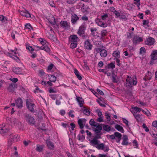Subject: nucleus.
Returning a JSON list of instances; mask_svg holds the SVG:
<instances>
[{"instance_id": "nucleus-1", "label": "nucleus", "mask_w": 157, "mask_h": 157, "mask_svg": "<svg viewBox=\"0 0 157 157\" xmlns=\"http://www.w3.org/2000/svg\"><path fill=\"white\" fill-rule=\"evenodd\" d=\"M101 19H96L95 22L98 25L103 28L107 27L110 24V17L109 14L105 13L101 16Z\"/></svg>"}, {"instance_id": "nucleus-2", "label": "nucleus", "mask_w": 157, "mask_h": 157, "mask_svg": "<svg viewBox=\"0 0 157 157\" xmlns=\"http://www.w3.org/2000/svg\"><path fill=\"white\" fill-rule=\"evenodd\" d=\"M102 124L98 123L94 125L95 128H93V130L94 132L95 136L92 140V142L93 144H97L98 139L101 138V136L102 135L103 133L101 132L102 129Z\"/></svg>"}, {"instance_id": "nucleus-3", "label": "nucleus", "mask_w": 157, "mask_h": 157, "mask_svg": "<svg viewBox=\"0 0 157 157\" xmlns=\"http://www.w3.org/2000/svg\"><path fill=\"white\" fill-rule=\"evenodd\" d=\"M100 142L98 140L97 144H93L92 142V140L90 141V144L93 146L94 147H96L98 150H102L104 151L105 152H107L109 150V148L107 146H105L104 144L103 143L99 144Z\"/></svg>"}, {"instance_id": "nucleus-4", "label": "nucleus", "mask_w": 157, "mask_h": 157, "mask_svg": "<svg viewBox=\"0 0 157 157\" xmlns=\"http://www.w3.org/2000/svg\"><path fill=\"white\" fill-rule=\"evenodd\" d=\"M126 81L127 84L126 86L128 87H131L133 85H136L137 82L136 77L131 78L128 76L127 77Z\"/></svg>"}, {"instance_id": "nucleus-5", "label": "nucleus", "mask_w": 157, "mask_h": 157, "mask_svg": "<svg viewBox=\"0 0 157 157\" xmlns=\"http://www.w3.org/2000/svg\"><path fill=\"white\" fill-rule=\"evenodd\" d=\"M24 116L25 120L28 124H34L35 121L33 117L27 113H24Z\"/></svg>"}, {"instance_id": "nucleus-6", "label": "nucleus", "mask_w": 157, "mask_h": 157, "mask_svg": "<svg viewBox=\"0 0 157 157\" xmlns=\"http://www.w3.org/2000/svg\"><path fill=\"white\" fill-rule=\"evenodd\" d=\"M26 105L27 108L30 112L33 113L35 112L34 109L35 105L34 103L29 101L28 99H27Z\"/></svg>"}, {"instance_id": "nucleus-7", "label": "nucleus", "mask_w": 157, "mask_h": 157, "mask_svg": "<svg viewBox=\"0 0 157 157\" xmlns=\"http://www.w3.org/2000/svg\"><path fill=\"white\" fill-rule=\"evenodd\" d=\"M151 60L150 61V64L151 65L153 64L154 60L157 59V50H153L150 55Z\"/></svg>"}, {"instance_id": "nucleus-8", "label": "nucleus", "mask_w": 157, "mask_h": 157, "mask_svg": "<svg viewBox=\"0 0 157 157\" xmlns=\"http://www.w3.org/2000/svg\"><path fill=\"white\" fill-rule=\"evenodd\" d=\"M17 136L16 135H13V134H11L9 135L8 141V145L10 146L12 145V144L14 142Z\"/></svg>"}, {"instance_id": "nucleus-9", "label": "nucleus", "mask_w": 157, "mask_h": 157, "mask_svg": "<svg viewBox=\"0 0 157 157\" xmlns=\"http://www.w3.org/2000/svg\"><path fill=\"white\" fill-rule=\"evenodd\" d=\"M9 131V130L5 126L4 124H2L0 126V134L2 135H4Z\"/></svg>"}, {"instance_id": "nucleus-10", "label": "nucleus", "mask_w": 157, "mask_h": 157, "mask_svg": "<svg viewBox=\"0 0 157 157\" xmlns=\"http://www.w3.org/2000/svg\"><path fill=\"white\" fill-rule=\"evenodd\" d=\"M86 121V120L85 118H81L78 120V124L79 125L80 129H82L84 128Z\"/></svg>"}, {"instance_id": "nucleus-11", "label": "nucleus", "mask_w": 157, "mask_h": 157, "mask_svg": "<svg viewBox=\"0 0 157 157\" xmlns=\"http://www.w3.org/2000/svg\"><path fill=\"white\" fill-rule=\"evenodd\" d=\"M69 42L78 43V39L77 35H72L70 36L69 38Z\"/></svg>"}, {"instance_id": "nucleus-12", "label": "nucleus", "mask_w": 157, "mask_h": 157, "mask_svg": "<svg viewBox=\"0 0 157 157\" xmlns=\"http://www.w3.org/2000/svg\"><path fill=\"white\" fill-rule=\"evenodd\" d=\"M155 42V39L151 37L147 38L145 41V44L146 45H153Z\"/></svg>"}, {"instance_id": "nucleus-13", "label": "nucleus", "mask_w": 157, "mask_h": 157, "mask_svg": "<svg viewBox=\"0 0 157 157\" xmlns=\"http://www.w3.org/2000/svg\"><path fill=\"white\" fill-rule=\"evenodd\" d=\"M86 27L85 25H82L79 28L77 32V33L80 36H81L83 35L85 32Z\"/></svg>"}, {"instance_id": "nucleus-14", "label": "nucleus", "mask_w": 157, "mask_h": 157, "mask_svg": "<svg viewBox=\"0 0 157 157\" xmlns=\"http://www.w3.org/2000/svg\"><path fill=\"white\" fill-rule=\"evenodd\" d=\"M84 47L87 49L90 50L92 49L93 45L90 43L89 40H87L84 42Z\"/></svg>"}, {"instance_id": "nucleus-15", "label": "nucleus", "mask_w": 157, "mask_h": 157, "mask_svg": "<svg viewBox=\"0 0 157 157\" xmlns=\"http://www.w3.org/2000/svg\"><path fill=\"white\" fill-rule=\"evenodd\" d=\"M16 106L18 108H21L23 106V101L22 99L20 98H18L15 101Z\"/></svg>"}, {"instance_id": "nucleus-16", "label": "nucleus", "mask_w": 157, "mask_h": 157, "mask_svg": "<svg viewBox=\"0 0 157 157\" xmlns=\"http://www.w3.org/2000/svg\"><path fill=\"white\" fill-rule=\"evenodd\" d=\"M79 19V17L75 14H73L71 16V21L73 24H75Z\"/></svg>"}, {"instance_id": "nucleus-17", "label": "nucleus", "mask_w": 157, "mask_h": 157, "mask_svg": "<svg viewBox=\"0 0 157 157\" xmlns=\"http://www.w3.org/2000/svg\"><path fill=\"white\" fill-rule=\"evenodd\" d=\"M114 135L117 142L118 143H120L122 136L121 134L118 132H116L114 133Z\"/></svg>"}, {"instance_id": "nucleus-18", "label": "nucleus", "mask_w": 157, "mask_h": 157, "mask_svg": "<svg viewBox=\"0 0 157 157\" xmlns=\"http://www.w3.org/2000/svg\"><path fill=\"white\" fill-rule=\"evenodd\" d=\"M76 100L78 103V104L80 107H82L83 104L84 103V101L82 98L79 97H77L76 98Z\"/></svg>"}, {"instance_id": "nucleus-19", "label": "nucleus", "mask_w": 157, "mask_h": 157, "mask_svg": "<svg viewBox=\"0 0 157 157\" xmlns=\"http://www.w3.org/2000/svg\"><path fill=\"white\" fill-rule=\"evenodd\" d=\"M143 40L140 37H139L137 36H134L133 38V43L136 44L137 43H139L143 41Z\"/></svg>"}, {"instance_id": "nucleus-20", "label": "nucleus", "mask_w": 157, "mask_h": 157, "mask_svg": "<svg viewBox=\"0 0 157 157\" xmlns=\"http://www.w3.org/2000/svg\"><path fill=\"white\" fill-rule=\"evenodd\" d=\"M20 13L22 16L25 17H30L31 16L29 12L26 10L21 11Z\"/></svg>"}, {"instance_id": "nucleus-21", "label": "nucleus", "mask_w": 157, "mask_h": 157, "mask_svg": "<svg viewBox=\"0 0 157 157\" xmlns=\"http://www.w3.org/2000/svg\"><path fill=\"white\" fill-rule=\"evenodd\" d=\"M111 75V79H112V82L115 83H117L118 82V81L117 79V75H116L114 73H112Z\"/></svg>"}, {"instance_id": "nucleus-22", "label": "nucleus", "mask_w": 157, "mask_h": 157, "mask_svg": "<svg viewBox=\"0 0 157 157\" xmlns=\"http://www.w3.org/2000/svg\"><path fill=\"white\" fill-rule=\"evenodd\" d=\"M128 137L126 135H124L123 138L122 144V145H128Z\"/></svg>"}, {"instance_id": "nucleus-23", "label": "nucleus", "mask_w": 157, "mask_h": 157, "mask_svg": "<svg viewBox=\"0 0 157 157\" xmlns=\"http://www.w3.org/2000/svg\"><path fill=\"white\" fill-rule=\"evenodd\" d=\"M107 55V51L104 49H101L100 52V55L102 57H105Z\"/></svg>"}, {"instance_id": "nucleus-24", "label": "nucleus", "mask_w": 157, "mask_h": 157, "mask_svg": "<svg viewBox=\"0 0 157 157\" xmlns=\"http://www.w3.org/2000/svg\"><path fill=\"white\" fill-rule=\"evenodd\" d=\"M46 144L48 148L51 149H53L54 147V145L52 142H51L49 139L46 141Z\"/></svg>"}, {"instance_id": "nucleus-25", "label": "nucleus", "mask_w": 157, "mask_h": 157, "mask_svg": "<svg viewBox=\"0 0 157 157\" xmlns=\"http://www.w3.org/2000/svg\"><path fill=\"white\" fill-rule=\"evenodd\" d=\"M113 56L115 57L116 59H119L120 57V52L118 51H115L113 53Z\"/></svg>"}, {"instance_id": "nucleus-26", "label": "nucleus", "mask_w": 157, "mask_h": 157, "mask_svg": "<svg viewBox=\"0 0 157 157\" xmlns=\"http://www.w3.org/2000/svg\"><path fill=\"white\" fill-rule=\"evenodd\" d=\"M13 71L16 74H21V70L20 68L15 67L13 69Z\"/></svg>"}, {"instance_id": "nucleus-27", "label": "nucleus", "mask_w": 157, "mask_h": 157, "mask_svg": "<svg viewBox=\"0 0 157 157\" xmlns=\"http://www.w3.org/2000/svg\"><path fill=\"white\" fill-rule=\"evenodd\" d=\"M115 128L118 131L121 133H123L124 132L123 128L119 125L117 124L115 126Z\"/></svg>"}, {"instance_id": "nucleus-28", "label": "nucleus", "mask_w": 157, "mask_h": 157, "mask_svg": "<svg viewBox=\"0 0 157 157\" xmlns=\"http://www.w3.org/2000/svg\"><path fill=\"white\" fill-rule=\"evenodd\" d=\"M60 25L66 29L68 28V25L67 22L66 21H62L60 22Z\"/></svg>"}, {"instance_id": "nucleus-29", "label": "nucleus", "mask_w": 157, "mask_h": 157, "mask_svg": "<svg viewBox=\"0 0 157 157\" xmlns=\"http://www.w3.org/2000/svg\"><path fill=\"white\" fill-rule=\"evenodd\" d=\"M74 73L76 75L77 77L79 80H81L82 79V78L81 75H80L79 73V72L76 69H74Z\"/></svg>"}, {"instance_id": "nucleus-30", "label": "nucleus", "mask_w": 157, "mask_h": 157, "mask_svg": "<svg viewBox=\"0 0 157 157\" xmlns=\"http://www.w3.org/2000/svg\"><path fill=\"white\" fill-rule=\"evenodd\" d=\"M9 56L12 58L13 59L16 60L17 62H18L20 61L19 58L15 55H12L11 53H9Z\"/></svg>"}, {"instance_id": "nucleus-31", "label": "nucleus", "mask_w": 157, "mask_h": 157, "mask_svg": "<svg viewBox=\"0 0 157 157\" xmlns=\"http://www.w3.org/2000/svg\"><path fill=\"white\" fill-rule=\"evenodd\" d=\"M103 125V129L107 132H109L110 131L111 128L110 127L107 125H104L102 124Z\"/></svg>"}, {"instance_id": "nucleus-32", "label": "nucleus", "mask_w": 157, "mask_h": 157, "mask_svg": "<svg viewBox=\"0 0 157 157\" xmlns=\"http://www.w3.org/2000/svg\"><path fill=\"white\" fill-rule=\"evenodd\" d=\"M107 33L106 30H103L101 31V38L103 39L105 38V36L106 35Z\"/></svg>"}, {"instance_id": "nucleus-33", "label": "nucleus", "mask_w": 157, "mask_h": 157, "mask_svg": "<svg viewBox=\"0 0 157 157\" xmlns=\"http://www.w3.org/2000/svg\"><path fill=\"white\" fill-rule=\"evenodd\" d=\"M84 109L83 110V113L86 116H89L90 113V111L85 107H84Z\"/></svg>"}, {"instance_id": "nucleus-34", "label": "nucleus", "mask_w": 157, "mask_h": 157, "mask_svg": "<svg viewBox=\"0 0 157 157\" xmlns=\"http://www.w3.org/2000/svg\"><path fill=\"white\" fill-rule=\"evenodd\" d=\"M41 50H44L47 52L49 53L50 51V48L48 46H46L44 47H42L40 48Z\"/></svg>"}, {"instance_id": "nucleus-35", "label": "nucleus", "mask_w": 157, "mask_h": 157, "mask_svg": "<svg viewBox=\"0 0 157 157\" xmlns=\"http://www.w3.org/2000/svg\"><path fill=\"white\" fill-rule=\"evenodd\" d=\"M151 76L149 75L148 74H147L143 78V80L145 81L149 80L151 79Z\"/></svg>"}, {"instance_id": "nucleus-36", "label": "nucleus", "mask_w": 157, "mask_h": 157, "mask_svg": "<svg viewBox=\"0 0 157 157\" xmlns=\"http://www.w3.org/2000/svg\"><path fill=\"white\" fill-rule=\"evenodd\" d=\"M43 147L39 145H37L36 150L39 152L42 151L43 150Z\"/></svg>"}, {"instance_id": "nucleus-37", "label": "nucleus", "mask_w": 157, "mask_h": 157, "mask_svg": "<svg viewBox=\"0 0 157 157\" xmlns=\"http://www.w3.org/2000/svg\"><path fill=\"white\" fill-rule=\"evenodd\" d=\"M89 123L91 126H94V125H95L96 124L98 123L95 122L93 119H91Z\"/></svg>"}, {"instance_id": "nucleus-38", "label": "nucleus", "mask_w": 157, "mask_h": 157, "mask_svg": "<svg viewBox=\"0 0 157 157\" xmlns=\"http://www.w3.org/2000/svg\"><path fill=\"white\" fill-rule=\"evenodd\" d=\"M74 112V111L73 110H70L69 112L67 113V114L69 116L71 117L72 118H74L75 116L72 113Z\"/></svg>"}, {"instance_id": "nucleus-39", "label": "nucleus", "mask_w": 157, "mask_h": 157, "mask_svg": "<svg viewBox=\"0 0 157 157\" xmlns=\"http://www.w3.org/2000/svg\"><path fill=\"white\" fill-rule=\"evenodd\" d=\"M14 89L13 85L12 84H10L9 86L8 90L10 92H13L14 91Z\"/></svg>"}, {"instance_id": "nucleus-40", "label": "nucleus", "mask_w": 157, "mask_h": 157, "mask_svg": "<svg viewBox=\"0 0 157 157\" xmlns=\"http://www.w3.org/2000/svg\"><path fill=\"white\" fill-rule=\"evenodd\" d=\"M56 80V77L53 75H52L50 78V81L51 82H55Z\"/></svg>"}, {"instance_id": "nucleus-41", "label": "nucleus", "mask_w": 157, "mask_h": 157, "mask_svg": "<svg viewBox=\"0 0 157 157\" xmlns=\"http://www.w3.org/2000/svg\"><path fill=\"white\" fill-rule=\"evenodd\" d=\"M71 43V48L72 49H74L76 47L78 43H73V42H69Z\"/></svg>"}, {"instance_id": "nucleus-42", "label": "nucleus", "mask_w": 157, "mask_h": 157, "mask_svg": "<svg viewBox=\"0 0 157 157\" xmlns=\"http://www.w3.org/2000/svg\"><path fill=\"white\" fill-rule=\"evenodd\" d=\"M108 68H111L112 69H113L115 67V64L113 62L109 64H108Z\"/></svg>"}, {"instance_id": "nucleus-43", "label": "nucleus", "mask_w": 157, "mask_h": 157, "mask_svg": "<svg viewBox=\"0 0 157 157\" xmlns=\"http://www.w3.org/2000/svg\"><path fill=\"white\" fill-rule=\"evenodd\" d=\"M90 31L91 32L92 35H94L95 34V33L97 31V29L95 28H90Z\"/></svg>"}, {"instance_id": "nucleus-44", "label": "nucleus", "mask_w": 157, "mask_h": 157, "mask_svg": "<svg viewBox=\"0 0 157 157\" xmlns=\"http://www.w3.org/2000/svg\"><path fill=\"white\" fill-rule=\"evenodd\" d=\"M112 12L114 13L116 16L117 17H120L121 16V13L118 11L115 10L114 11H112Z\"/></svg>"}, {"instance_id": "nucleus-45", "label": "nucleus", "mask_w": 157, "mask_h": 157, "mask_svg": "<svg viewBox=\"0 0 157 157\" xmlns=\"http://www.w3.org/2000/svg\"><path fill=\"white\" fill-rule=\"evenodd\" d=\"M103 116H98V118L97 119V121L99 122H102L103 121Z\"/></svg>"}, {"instance_id": "nucleus-46", "label": "nucleus", "mask_w": 157, "mask_h": 157, "mask_svg": "<svg viewBox=\"0 0 157 157\" xmlns=\"http://www.w3.org/2000/svg\"><path fill=\"white\" fill-rule=\"evenodd\" d=\"M133 115L137 121H140L141 120L140 115L139 114L135 115L134 114Z\"/></svg>"}, {"instance_id": "nucleus-47", "label": "nucleus", "mask_w": 157, "mask_h": 157, "mask_svg": "<svg viewBox=\"0 0 157 157\" xmlns=\"http://www.w3.org/2000/svg\"><path fill=\"white\" fill-rule=\"evenodd\" d=\"M105 114L106 118L107 119L108 121H110V117L109 115V113L108 112H106Z\"/></svg>"}, {"instance_id": "nucleus-48", "label": "nucleus", "mask_w": 157, "mask_h": 157, "mask_svg": "<svg viewBox=\"0 0 157 157\" xmlns=\"http://www.w3.org/2000/svg\"><path fill=\"white\" fill-rule=\"evenodd\" d=\"M120 18L121 19L124 20L125 21L127 20V18L125 14L121 15L120 16Z\"/></svg>"}, {"instance_id": "nucleus-49", "label": "nucleus", "mask_w": 157, "mask_h": 157, "mask_svg": "<svg viewBox=\"0 0 157 157\" xmlns=\"http://www.w3.org/2000/svg\"><path fill=\"white\" fill-rule=\"evenodd\" d=\"M67 2L69 4H71L75 3L76 0H67Z\"/></svg>"}, {"instance_id": "nucleus-50", "label": "nucleus", "mask_w": 157, "mask_h": 157, "mask_svg": "<svg viewBox=\"0 0 157 157\" xmlns=\"http://www.w3.org/2000/svg\"><path fill=\"white\" fill-rule=\"evenodd\" d=\"M142 111L147 116H149L150 115V112L147 110H144L143 109Z\"/></svg>"}, {"instance_id": "nucleus-51", "label": "nucleus", "mask_w": 157, "mask_h": 157, "mask_svg": "<svg viewBox=\"0 0 157 157\" xmlns=\"http://www.w3.org/2000/svg\"><path fill=\"white\" fill-rule=\"evenodd\" d=\"M78 140H81L85 139V136L83 135L81 136L80 135H78Z\"/></svg>"}, {"instance_id": "nucleus-52", "label": "nucleus", "mask_w": 157, "mask_h": 157, "mask_svg": "<svg viewBox=\"0 0 157 157\" xmlns=\"http://www.w3.org/2000/svg\"><path fill=\"white\" fill-rule=\"evenodd\" d=\"M146 50L145 48L141 47L140 48V53L142 54L145 52Z\"/></svg>"}, {"instance_id": "nucleus-53", "label": "nucleus", "mask_w": 157, "mask_h": 157, "mask_svg": "<svg viewBox=\"0 0 157 157\" xmlns=\"http://www.w3.org/2000/svg\"><path fill=\"white\" fill-rule=\"evenodd\" d=\"M133 109L135 110V111H136L137 112H138L141 111H142V109L141 108H138L137 106L133 108Z\"/></svg>"}, {"instance_id": "nucleus-54", "label": "nucleus", "mask_w": 157, "mask_h": 157, "mask_svg": "<svg viewBox=\"0 0 157 157\" xmlns=\"http://www.w3.org/2000/svg\"><path fill=\"white\" fill-rule=\"evenodd\" d=\"M5 19H6V17L3 16V15H0V21H2V22H5Z\"/></svg>"}, {"instance_id": "nucleus-55", "label": "nucleus", "mask_w": 157, "mask_h": 157, "mask_svg": "<svg viewBox=\"0 0 157 157\" xmlns=\"http://www.w3.org/2000/svg\"><path fill=\"white\" fill-rule=\"evenodd\" d=\"M81 19L83 21H87L88 20V17L84 15L81 17Z\"/></svg>"}, {"instance_id": "nucleus-56", "label": "nucleus", "mask_w": 157, "mask_h": 157, "mask_svg": "<svg viewBox=\"0 0 157 157\" xmlns=\"http://www.w3.org/2000/svg\"><path fill=\"white\" fill-rule=\"evenodd\" d=\"M54 65L53 64H51L48 66V70H51L54 66Z\"/></svg>"}, {"instance_id": "nucleus-57", "label": "nucleus", "mask_w": 157, "mask_h": 157, "mask_svg": "<svg viewBox=\"0 0 157 157\" xmlns=\"http://www.w3.org/2000/svg\"><path fill=\"white\" fill-rule=\"evenodd\" d=\"M143 24L144 25H147L149 24V21L148 20H144L143 21Z\"/></svg>"}, {"instance_id": "nucleus-58", "label": "nucleus", "mask_w": 157, "mask_h": 157, "mask_svg": "<svg viewBox=\"0 0 157 157\" xmlns=\"http://www.w3.org/2000/svg\"><path fill=\"white\" fill-rule=\"evenodd\" d=\"M10 80L13 82H16L18 81V79L17 78H10Z\"/></svg>"}, {"instance_id": "nucleus-59", "label": "nucleus", "mask_w": 157, "mask_h": 157, "mask_svg": "<svg viewBox=\"0 0 157 157\" xmlns=\"http://www.w3.org/2000/svg\"><path fill=\"white\" fill-rule=\"evenodd\" d=\"M116 62L117 63V65L119 66H120L121 65V63H120V60L119 59H116Z\"/></svg>"}, {"instance_id": "nucleus-60", "label": "nucleus", "mask_w": 157, "mask_h": 157, "mask_svg": "<svg viewBox=\"0 0 157 157\" xmlns=\"http://www.w3.org/2000/svg\"><path fill=\"white\" fill-rule=\"evenodd\" d=\"M97 91L101 95H103L104 94L103 92L101 90L97 89Z\"/></svg>"}, {"instance_id": "nucleus-61", "label": "nucleus", "mask_w": 157, "mask_h": 157, "mask_svg": "<svg viewBox=\"0 0 157 157\" xmlns=\"http://www.w3.org/2000/svg\"><path fill=\"white\" fill-rule=\"evenodd\" d=\"M123 122L125 124H126V125L127 126H128V120H127L126 119H125V118H123Z\"/></svg>"}, {"instance_id": "nucleus-62", "label": "nucleus", "mask_w": 157, "mask_h": 157, "mask_svg": "<svg viewBox=\"0 0 157 157\" xmlns=\"http://www.w3.org/2000/svg\"><path fill=\"white\" fill-rule=\"evenodd\" d=\"M50 96L52 99L55 100L56 98L57 95L56 94H51Z\"/></svg>"}, {"instance_id": "nucleus-63", "label": "nucleus", "mask_w": 157, "mask_h": 157, "mask_svg": "<svg viewBox=\"0 0 157 157\" xmlns=\"http://www.w3.org/2000/svg\"><path fill=\"white\" fill-rule=\"evenodd\" d=\"M38 72L41 76L44 75L45 73L44 71L42 70H39Z\"/></svg>"}, {"instance_id": "nucleus-64", "label": "nucleus", "mask_w": 157, "mask_h": 157, "mask_svg": "<svg viewBox=\"0 0 157 157\" xmlns=\"http://www.w3.org/2000/svg\"><path fill=\"white\" fill-rule=\"evenodd\" d=\"M152 126L155 127H157V121H154L152 123Z\"/></svg>"}]
</instances>
